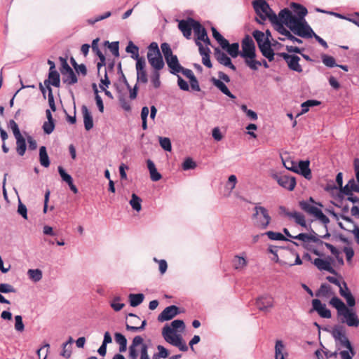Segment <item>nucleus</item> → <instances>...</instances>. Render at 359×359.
I'll use <instances>...</instances> for the list:
<instances>
[{
  "instance_id": "nucleus-43",
  "label": "nucleus",
  "mask_w": 359,
  "mask_h": 359,
  "mask_svg": "<svg viewBox=\"0 0 359 359\" xmlns=\"http://www.w3.org/2000/svg\"><path fill=\"white\" fill-rule=\"evenodd\" d=\"M334 294V293L332 291L331 286L327 284H323L320 286L318 293V296L325 298H329L331 296H333Z\"/></svg>"
},
{
  "instance_id": "nucleus-33",
  "label": "nucleus",
  "mask_w": 359,
  "mask_h": 359,
  "mask_svg": "<svg viewBox=\"0 0 359 359\" xmlns=\"http://www.w3.org/2000/svg\"><path fill=\"white\" fill-rule=\"evenodd\" d=\"M147 164L148 170L149 171L151 180L154 182H157V181L160 180L161 179L162 176L158 172L154 162L151 160L148 159L147 161Z\"/></svg>"
},
{
  "instance_id": "nucleus-16",
  "label": "nucleus",
  "mask_w": 359,
  "mask_h": 359,
  "mask_svg": "<svg viewBox=\"0 0 359 359\" xmlns=\"http://www.w3.org/2000/svg\"><path fill=\"white\" fill-rule=\"evenodd\" d=\"M198 22L195 21L192 18H189L186 20H182L179 22L178 27L182 32L184 36L187 39H189L191 35V30H194V27H195V25L198 24Z\"/></svg>"
},
{
  "instance_id": "nucleus-23",
  "label": "nucleus",
  "mask_w": 359,
  "mask_h": 359,
  "mask_svg": "<svg viewBox=\"0 0 359 359\" xmlns=\"http://www.w3.org/2000/svg\"><path fill=\"white\" fill-rule=\"evenodd\" d=\"M312 305L313 309L316 310L322 318H331L330 311L327 309L325 304H322L319 299H313Z\"/></svg>"
},
{
  "instance_id": "nucleus-20",
  "label": "nucleus",
  "mask_w": 359,
  "mask_h": 359,
  "mask_svg": "<svg viewBox=\"0 0 359 359\" xmlns=\"http://www.w3.org/2000/svg\"><path fill=\"white\" fill-rule=\"evenodd\" d=\"M179 313V309L175 305L166 307L158 316L159 322H164L171 320Z\"/></svg>"
},
{
  "instance_id": "nucleus-25",
  "label": "nucleus",
  "mask_w": 359,
  "mask_h": 359,
  "mask_svg": "<svg viewBox=\"0 0 359 359\" xmlns=\"http://www.w3.org/2000/svg\"><path fill=\"white\" fill-rule=\"evenodd\" d=\"M165 61L170 69V72L172 74H176L177 73L180 72L181 69H182V67L179 63L176 55L173 54L170 55L168 57L165 58Z\"/></svg>"
},
{
  "instance_id": "nucleus-19",
  "label": "nucleus",
  "mask_w": 359,
  "mask_h": 359,
  "mask_svg": "<svg viewBox=\"0 0 359 359\" xmlns=\"http://www.w3.org/2000/svg\"><path fill=\"white\" fill-rule=\"evenodd\" d=\"M286 26L283 23L278 24L276 26V30L280 34L284 37H278V39L280 41H284L285 39H287L293 42H297L298 43H302V41L295 36H294L291 32L287 29Z\"/></svg>"
},
{
  "instance_id": "nucleus-26",
  "label": "nucleus",
  "mask_w": 359,
  "mask_h": 359,
  "mask_svg": "<svg viewBox=\"0 0 359 359\" xmlns=\"http://www.w3.org/2000/svg\"><path fill=\"white\" fill-rule=\"evenodd\" d=\"M285 215L293 219L297 224L300 225L302 227H304L306 229H308V225L306 224L305 217L303 214L297 212V211H292V212H286Z\"/></svg>"
},
{
  "instance_id": "nucleus-18",
  "label": "nucleus",
  "mask_w": 359,
  "mask_h": 359,
  "mask_svg": "<svg viewBox=\"0 0 359 359\" xmlns=\"http://www.w3.org/2000/svg\"><path fill=\"white\" fill-rule=\"evenodd\" d=\"M194 33L196 36V43L199 44L201 42H203L206 45H210V41L208 36L206 30L204 27L201 26V25L198 22L194 27Z\"/></svg>"
},
{
  "instance_id": "nucleus-56",
  "label": "nucleus",
  "mask_w": 359,
  "mask_h": 359,
  "mask_svg": "<svg viewBox=\"0 0 359 359\" xmlns=\"http://www.w3.org/2000/svg\"><path fill=\"white\" fill-rule=\"evenodd\" d=\"M153 260L158 264L159 272L161 275H163L168 269L167 262L165 259H158L156 257H154Z\"/></svg>"
},
{
  "instance_id": "nucleus-57",
  "label": "nucleus",
  "mask_w": 359,
  "mask_h": 359,
  "mask_svg": "<svg viewBox=\"0 0 359 359\" xmlns=\"http://www.w3.org/2000/svg\"><path fill=\"white\" fill-rule=\"evenodd\" d=\"M241 110L245 113V114L247 115V116L252 121H256L257 118H258V116H257V114L251 110V109H248L247 106L245 104H242L241 106Z\"/></svg>"
},
{
  "instance_id": "nucleus-53",
  "label": "nucleus",
  "mask_w": 359,
  "mask_h": 359,
  "mask_svg": "<svg viewBox=\"0 0 359 359\" xmlns=\"http://www.w3.org/2000/svg\"><path fill=\"white\" fill-rule=\"evenodd\" d=\"M226 50L232 57H236L239 55V44L238 43L229 44Z\"/></svg>"
},
{
  "instance_id": "nucleus-52",
  "label": "nucleus",
  "mask_w": 359,
  "mask_h": 359,
  "mask_svg": "<svg viewBox=\"0 0 359 359\" xmlns=\"http://www.w3.org/2000/svg\"><path fill=\"white\" fill-rule=\"evenodd\" d=\"M121 298L119 296L114 297L110 303V306L115 311H121L125 306L121 303Z\"/></svg>"
},
{
  "instance_id": "nucleus-37",
  "label": "nucleus",
  "mask_w": 359,
  "mask_h": 359,
  "mask_svg": "<svg viewBox=\"0 0 359 359\" xmlns=\"http://www.w3.org/2000/svg\"><path fill=\"white\" fill-rule=\"evenodd\" d=\"M115 341L119 345V351L125 352L127 349V339L124 335L116 332L114 334Z\"/></svg>"
},
{
  "instance_id": "nucleus-51",
  "label": "nucleus",
  "mask_w": 359,
  "mask_h": 359,
  "mask_svg": "<svg viewBox=\"0 0 359 359\" xmlns=\"http://www.w3.org/2000/svg\"><path fill=\"white\" fill-rule=\"evenodd\" d=\"M270 240L272 241H289L282 233L271 231H266L265 233Z\"/></svg>"
},
{
  "instance_id": "nucleus-12",
  "label": "nucleus",
  "mask_w": 359,
  "mask_h": 359,
  "mask_svg": "<svg viewBox=\"0 0 359 359\" xmlns=\"http://www.w3.org/2000/svg\"><path fill=\"white\" fill-rule=\"evenodd\" d=\"M272 177L280 187L289 191H292L296 186V180L294 177L278 173L273 174Z\"/></svg>"
},
{
  "instance_id": "nucleus-28",
  "label": "nucleus",
  "mask_w": 359,
  "mask_h": 359,
  "mask_svg": "<svg viewBox=\"0 0 359 359\" xmlns=\"http://www.w3.org/2000/svg\"><path fill=\"white\" fill-rule=\"evenodd\" d=\"M81 111L83 114L85 128L86 130H90L93 127V121L91 113L85 105L82 106Z\"/></svg>"
},
{
  "instance_id": "nucleus-32",
  "label": "nucleus",
  "mask_w": 359,
  "mask_h": 359,
  "mask_svg": "<svg viewBox=\"0 0 359 359\" xmlns=\"http://www.w3.org/2000/svg\"><path fill=\"white\" fill-rule=\"evenodd\" d=\"M16 140V151L17 153L22 156L26 151L27 145H26V139L21 135L18 136H15Z\"/></svg>"
},
{
  "instance_id": "nucleus-34",
  "label": "nucleus",
  "mask_w": 359,
  "mask_h": 359,
  "mask_svg": "<svg viewBox=\"0 0 359 359\" xmlns=\"http://www.w3.org/2000/svg\"><path fill=\"white\" fill-rule=\"evenodd\" d=\"M252 35L257 42L259 48L270 43L269 38L261 31L255 30L253 32Z\"/></svg>"
},
{
  "instance_id": "nucleus-3",
  "label": "nucleus",
  "mask_w": 359,
  "mask_h": 359,
  "mask_svg": "<svg viewBox=\"0 0 359 359\" xmlns=\"http://www.w3.org/2000/svg\"><path fill=\"white\" fill-rule=\"evenodd\" d=\"M253 7L256 11V13L260 18V20H257L259 22L261 23L262 21L269 18L271 22L274 29H276V25L281 23L280 13L278 15L273 13L265 0L254 1Z\"/></svg>"
},
{
  "instance_id": "nucleus-9",
  "label": "nucleus",
  "mask_w": 359,
  "mask_h": 359,
  "mask_svg": "<svg viewBox=\"0 0 359 359\" xmlns=\"http://www.w3.org/2000/svg\"><path fill=\"white\" fill-rule=\"evenodd\" d=\"M327 212L336 220L339 226L347 231H351L357 226L353 220L344 215H339L334 212L333 210L327 209Z\"/></svg>"
},
{
  "instance_id": "nucleus-63",
  "label": "nucleus",
  "mask_w": 359,
  "mask_h": 359,
  "mask_svg": "<svg viewBox=\"0 0 359 359\" xmlns=\"http://www.w3.org/2000/svg\"><path fill=\"white\" fill-rule=\"evenodd\" d=\"M71 354L72 346H69L68 344H63L60 355L65 358H69L71 356Z\"/></svg>"
},
{
  "instance_id": "nucleus-40",
  "label": "nucleus",
  "mask_w": 359,
  "mask_h": 359,
  "mask_svg": "<svg viewBox=\"0 0 359 359\" xmlns=\"http://www.w3.org/2000/svg\"><path fill=\"white\" fill-rule=\"evenodd\" d=\"M165 326H168L172 331L181 334L184 330L185 325L182 320H175L170 324H166Z\"/></svg>"
},
{
  "instance_id": "nucleus-49",
  "label": "nucleus",
  "mask_w": 359,
  "mask_h": 359,
  "mask_svg": "<svg viewBox=\"0 0 359 359\" xmlns=\"http://www.w3.org/2000/svg\"><path fill=\"white\" fill-rule=\"evenodd\" d=\"M160 70L154 69L150 76V81L154 88H158L161 86Z\"/></svg>"
},
{
  "instance_id": "nucleus-30",
  "label": "nucleus",
  "mask_w": 359,
  "mask_h": 359,
  "mask_svg": "<svg viewBox=\"0 0 359 359\" xmlns=\"http://www.w3.org/2000/svg\"><path fill=\"white\" fill-rule=\"evenodd\" d=\"M339 341L341 346L347 348V350L341 351L339 352L341 359H342V355L344 353H348V355L351 356V359H352L355 355V352L348 338L345 336L344 337H342V339H341Z\"/></svg>"
},
{
  "instance_id": "nucleus-14",
  "label": "nucleus",
  "mask_w": 359,
  "mask_h": 359,
  "mask_svg": "<svg viewBox=\"0 0 359 359\" xmlns=\"http://www.w3.org/2000/svg\"><path fill=\"white\" fill-rule=\"evenodd\" d=\"M137 73V81L138 83H147L148 82L146 71V62L144 59H138L135 65Z\"/></svg>"
},
{
  "instance_id": "nucleus-38",
  "label": "nucleus",
  "mask_w": 359,
  "mask_h": 359,
  "mask_svg": "<svg viewBox=\"0 0 359 359\" xmlns=\"http://www.w3.org/2000/svg\"><path fill=\"white\" fill-rule=\"evenodd\" d=\"M142 199L135 194H133L131 199L129 201V204L132 207L133 210L139 212L142 210Z\"/></svg>"
},
{
  "instance_id": "nucleus-27",
  "label": "nucleus",
  "mask_w": 359,
  "mask_h": 359,
  "mask_svg": "<svg viewBox=\"0 0 359 359\" xmlns=\"http://www.w3.org/2000/svg\"><path fill=\"white\" fill-rule=\"evenodd\" d=\"M299 173L302 175L306 179L310 180L311 178V172L309 168V161H301L299 162L298 166H296Z\"/></svg>"
},
{
  "instance_id": "nucleus-48",
  "label": "nucleus",
  "mask_w": 359,
  "mask_h": 359,
  "mask_svg": "<svg viewBox=\"0 0 359 359\" xmlns=\"http://www.w3.org/2000/svg\"><path fill=\"white\" fill-rule=\"evenodd\" d=\"M48 83L55 87H59L60 80V75L56 70H52L49 72L48 74Z\"/></svg>"
},
{
  "instance_id": "nucleus-2",
  "label": "nucleus",
  "mask_w": 359,
  "mask_h": 359,
  "mask_svg": "<svg viewBox=\"0 0 359 359\" xmlns=\"http://www.w3.org/2000/svg\"><path fill=\"white\" fill-rule=\"evenodd\" d=\"M294 239L302 241L303 247L316 255L319 257L323 256L324 254L320 250V247L323 245V242L320 239V236L313 231L310 233H299L294 236Z\"/></svg>"
},
{
  "instance_id": "nucleus-24",
  "label": "nucleus",
  "mask_w": 359,
  "mask_h": 359,
  "mask_svg": "<svg viewBox=\"0 0 359 359\" xmlns=\"http://www.w3.org/2000/svg\"><path fill=\"white\" fill-rule=\"evenodd\" d=\"M215 56L220 64L231 68L232 70H236V67L232 64L230 57H229L226 53L221 51L219 48H215Z\"/></svg>"
},
{
  "instance_id": "nucleus-1",
  "label": "nucleus",
  "mask_w": 359,
  "mask_h": 359,
  "mask_svg": "<svg viewBox=\"0 0 359 359\" xmlns=\"http://www.w3.org/2000/svg\"><path fill=\"white\" fill-rule=\"evenodd\" d=\"M291 8L293 12L287 8L280 11L281 23L299 36H311L312 29L304 18L307 9L297 3H292Z\"/></svg>"
},
{
  "instance_id": "nucleus-7",
  "label": "nucleus",
  "mask_w": 359,
  "mask_h": 359,
  "mask_svg": "<svg viewBox=\"0 0 359 359\" xmlns=\"http://www.w3.org/2000/svg\"><path fill=\"white\" fill-rule=\"evenodd\" d=\"M147 60L154 69L161 70L164 67V62L158 43L152 42L148 47Z\"/></svg>"
},
{
  "instance_id": "nucleus-45",
  "label": "nucleus",
  "mask_w": 359,
  "mask_h": 359,
  "mask_svg": "<svg viewBox=\"0 0 359 359\" xmlns=\"http://www.w3.org/2000/svg\"><path fill=\"white\" fill-rule=\"evenodd\" d=\"M262 55L266 57L269 61H272L274 57V53L271 47V44H266L259 48Z\"/></svg>"
},
{
  "instance_id": "nucleus-39",
  "label": "nucleus",
  "mask_w": 359,
  "mask_h": 359,
  "mask_svg": "<svg viewBox=\"0 0 359 359\" xmlns=\"http://www.w3.org/2000/svg\"><path fill=\"white\" fill-rule=\"evenodd\" d=\"M128 298L130 306L133 307H136L142 303L144 299V296L142 293L130 294Z\"/></svg>"
},
{
  "instance_id": "nucleus-8",
  "label": "nucleus",
  "mask_w": 359,
  "mask_h": 359,
  "mask_svg": "<svg viewBox=\"0 0 359 359\" xmlns=\"http://www.w3.org/2000/svg\"><path fill=\"white\" fill-rule=\"evenodd\" d=\"M252 219L255 221V224L262 229H266L271 221L269 210L259 205L255 206Z\"/></svg>"
},
{
  "instance_id": "nucleus-29",
  "label": "nucleus",
  "mask_w": 359,
  "mask_h": 359,
  "mask_svg": "<svg viewBox=\"0 0 359 359\" xmlns=\"http://www.w3.org/2000/svg\"><path fill=\"white\" fill-rule=\"evenodd\" d=\"M211 81L212 84L219 90L223 94L226 95L229 97L231 99H235L236 97L230 92L224 82L220 81L219 79L212 78Z\"/></svg>"
},
{
  "instance_id": "nucleus-55",
  "label": "nucleus",
  "mask_w": 359,
  "mask_h": 359,
  "mask_svg": "<svg viewBox=\"0 0 359 359\" xmlns=\"http://www.w3.org/2000/svg\"><path fill=\"white\" fill-rule=\"evenodd\" d=\"M57 170L62 181L66 182L67 184H69L72 182H73V179L72 176L67 173L62 166H59L57 168Z\"/></svg>"
},
{
  "instance_id": "nucleus-10",
  "label": "nucleus",
  "mask_w": 359,
  "mask_h": 359,
  "mask_svg": "<svg viewBox=\"0 0 359 359\" xmlns=\"http://www.w3.org/2000/svg\"><path fill=\"white\" fill-rule=\"evenodd\" d=\"M339 316L341 318V322L349 327H357L359 325L358 316L353 309L346 307Z\"/></svg>"
},
{
  "instance_id": "nucleus-21",
  "label": "nucleus",
  "mask_w": 359,
  "mask_h": 359,
  "mask_svg": "<svg viewBox=\"0 0 359 359\" xmlns=\"http://www.w3.org/2000/svg\"><path fill=\"white\" fill-rule=\"evenodd\" d=\"M333 262V259L331 257H327L325 259L317 258L313 261V264L320 271H327L329 272H332L333 269L332 266V264Z\"/></svg>"
},
{
  "instance_id": "nucleus-4",
  "label": "nucleus",
  "mask_w": 359,
  "mask_h": 359,
  "mask_svg": "<svg viewBox=\"0 0 359 359\" xmlns=\"http://www.w3.org/2000/svg\"><path fill=\"white\" fill-rule=\"evenodd\" d=\"M299 206L303 210L313 216L323 224L326 225L330 222L329 218L323 213L320 209L323 206L322 204L315 202L313 198L311 197L308 201L299 202Z\"/></svg>"
},
{
  "instance_id": "nucleus-17",
  "label": "nucleus",
  "mask_w": 359,
  "mask_h": 359,
  "mask_svg": "<svg viewBox=\"0 0 359 359\" xmlns=\"http://www.w3.org/2000/svg\"><path fill=\"white\" fill-rule=\"evenodd\" d=\"M241 46L242 50L240 55L242 57L256 55L255 43L250 36H248L243 39Z\"/></svg>"
},
{
  "instance_id": "nucleus-36",
  "label": "nucleus",
  "mask_w": 359,
  "mask_h": 359,
  "mask_svg": "<svg viewBox=\"0 0 359 359\" xmlns=\"http://www.w3.org/2000/svg\"><path fill=\"white\" fill-rule=\"evenodd\" d=\"M330 304L337 309L338 316L347 307L345 304L337 297H332L330 301Z\"/></svg>"
},
{
  "instance_id": "nucleus-11",
  "label": "nucleus",
  "mask_w": 359,
  "mask_h": 359,
  "mask_svg": "<svg viewBox=\"0 0 359 359\" xmlns=\"http://www.w3.org/2000/svg\"><path fill=\"white\" fill-rule=\"evenodd\" d=\"M290 356L287 344L282 339H276L274 344L273 358L288 359Z\"/></svg>"
},
{
  "instance_id": "nucleus-22",
  "label": "nucleus",
  "mask_w": 359,
  "mask_h": 359,
  "mask_svg": "<svg viewBox=\"0 0 359 359\" xmlns=\"http://www.w3.org/2000/svg\"><path fill=\"white\" fill-rule=\"evenodd\" d=\"M233 267L238 271H243L248 266V260L245 252L240 255H236L232 260Z\"/></svg>"
},
{
  "instance_id": "nucleus-59",
  "label": "nucleus",
  "mask_w": 359,
  "mask_h": 359,
  "mask_svg": "<svg viewBox=\"0 0 359 359\" xmlns=\"http://www.w3.org/2000/svg\"><path fill=\"white\" fill-rule=\"evenodd\" d=\"M196 162L190 157L185 158L182 163V169L184 170H192L196 168Z\"/></svg>"
},
{
  "instance_id": "nucleus-50",
  "label": "nucleus",
  "mask_w": 359,
  "mask_h": 359,
  "mask_svg": "<svg viewBox=\"0 0 359 359\" xmlns=\"http://www.w3.org/2000/svg\"><path fill=\"white\" fill-rule=\"evenodd\" d=\"M27 274L34 282H39L42 278V271L40 269H29Z\"/></svg>"
},
{
  "instance_id": "nucleus-31",
  "label": "nucleus",
  "mask_w": 359,
  "mask_h": 359,
  "mask_svg": "<svg viewBox=\"0 0 359 359\" xmlns=\"http://www.w3.org/2000/svg\"><path fill=\"white\" fill-rule=\"evenodd\" d=\"M339 341L341 346L347 348V350L341 351L339 352L341 359H342V355L344 353H348V355L351 356V359H352L355 355V352L348 338L345 336L344 337H342V339H341Z\"/></svg>"
},
{
  "instance_id": "nucleus-60",
  "label": "nucleus",
  "mask_w": 359,
  "mask_h": 359,
  "mask_svg": "<svg viewBox=\"0 0 359 359\" xmlns=\"http://www.w3.org/2000/svg\"><path fill=\"white\" fill-rule=\"evenodd\" d=\"M159 144L161 147L165 151H170L172 149V145L170 140L168 137H159Z\"/></svg>"
},
{
  "instance_id": "nucleus-5",
  "label": "nucleus",
  "mask_w": 359,
  "mask_h": 359,
  "mask_svg": "<svg viewBox=\"0 0 359 359\" xmlns=\"http://www.w3.org/2000/svg\"><path fill=\"white\" fill-rule=\"evenodd\" d=\"M141 346L140 351L139 359H151L148 354V347L146 344H143V339L141 336H136L133 338L132 344L129 346V358L130 359H137L139 356V351L137 347ZM157 353L153 355L152 359H160Z\"/></svg>"
},
{
  "instance_id": "nucleus-54",
  "label": "nucleus",
  "mask_w": 359,
  "mask_h": 359,
  "mask_svg": "<svg viewBox=\"0 0 359 359\" xmlns=\"http://www.w3.org/2000/svg\"><path fill=\"white\" fill-rule=\"evenodd\" d=\"M237 184V177L235 175H231L226 184V189L229 190V194L235 189Z\"/></svg>"
},
{
  "instance_id": "nucleus-61",
  "label": "nucleus",
  "mask_w": 359,
  "mask_h": 359,
  "mask_svg": "<svg viewBox=\"0 0 359 359\" xmlns=\"http://www.w3.org/2000/svg\"><path fill=\"white\" fill-rule=\"evenodd\" d=\"M15 329L16 331L20 332L25 330V325L21 316L18 315L15 316Z\"/></svg>"
},
{
  "instance_id": "nucleus-44",
  "label": "nucleus",
  "mask_w": 359,
  "mask_h": 359,
  "mask_svg": "<svg viewBox=\"0 0 359 359\" xmlns=\"http://www.w3.org/2000/svg\"><path fill=\"white\" fill-rule=\"evenodd\" d=\"M255 56L256 55H253L243 57L245 59V64L252 70H257L258 67L262 65V63L259 61L255 59Z\"/></svg>"
},
{
  "instance_id": "nucleus-15",
  "label": "nucleus",
  "mask_w": 359,
  "mask_h": 359,
  "mask_svg": "<svg viewBox=\"0 0 359 359\" xmlns=\"http://www.w3.org/2000/svg\"><path fill=\"white\" fill-rule=\"evenodd\" d=\"M280 56L285 60L290 69L297 72H302V66L299 65V57L285 53H282Z\"/></svg>"
},
{
  "instance_id": "nucleus-46",
  "label": "nucleus",
  "mask_w": 359,
  "mask_h": 359,
  "mask_svg": "<svg viewBox=\"0 0 359 359\" xmlns=\"http://www.w3.org/2000/svg\"><path fill=\"white\" fill-rule=\"evenodd\" d=\"M341 191L346 195H351V192L353 191H359V185H358L353 180H351Z\"/></svg>"
},
{
  "instance_id": "nucleus-35",
  "label": "nucleus",
  "mask_w": 359,
  "mask_h": 359,
  "mask_svg": "<svg viewBox=\"0 0 359 359\" xmlns=\"http://www.w3.org/2000/svg\"><path fill=\"white\" fill-rule=\"evenodd\" d=\"M280 250V248H279L276 246H273V245H270L268 248V252L273 255V257L271 258V260L276 263H278L280 265H281L283 266H286L287 262L280 260L279 259L278 251Z\"/></svg>"
},
{
  "instance_id": "nucleus-47",
  "label": "nucleus",
  "mask_w": 359,
  "mask_h": 359,
  "mask_svg": "<svg viewBox=\"0 0 359 359\" xmlns=\"http://www.w3.org/2000/svg\"><path fill=\"white\" fill-rule=\"evenodd\" d=\"M64 83L68 85H72L77 82V77L73 70L62 74Z\"/></svg>"
},
{
  "instance_id": "nucleus-6",
  "label": "nucleus",
  "mask_w": 359,
  "mask_h": 359,
  "mask_svg": "<svg viewBox=\"0 0 359 359\" xmlns=\"http://www.w3.org/2000/svg\"><path fill=\"white\" fill-rule=\"evenodd\" d=\"M162 336L167 343L178 348L181 351H187L188 350V346L183 340L182 334L172 331L168 326L163 327Z\"/></svg>"
},
{
  "instance_id": "nucleus-42",
  "label": "nucleus",
  "mask_w": 359,
  "mask_h": 359,
  "mask_svg": "<svg viewBox=\"0 0 359 359\" xmlns=\"http://www.w3.org/2000/svg\"><path fill=\"white\" fill-rule=\"evenodd\" d=\"M39 161L42 166L48 168L50 165L49 157L48 156L46 148L42 146L39 149Z\"/></svg>"
},
{
  "instance_id": "nucleus-58",
  "label": "nucleus",
  "mask_w": 359,
  "mask_h": 359,
  "mask_svg": "<svg viewBox=\"0 0 359 359\" xmlns=\"http://www.w3.org/2000/svg\"><path fill=\"white\" fill-rule=\"evenodd\" d=\"M93 88L95 94L96 104L99 109V111L102 113L104 111V104L101 97L98 95V90L96 84H93Z\"/></svg>"
},
{
  "instance_id": "nucleus-41",
  "label": "nucleus",
  "mask_w": 359,
  "mask_h": 359,
  "mask_svg": "<svg viewBox=\"0 0 359 359\" xmlns=\"http://www.w3.org/2000/svg\"><path fill=\"white\" fill-rule=\"evenodd\" d=\"M126 51L128 53L132 54V57L137 61L138 59H144L143 57H140L139 55V48L135 45L132 41H129L128 46H126Z\"/></svg>"
},
{
  "instance_id": "nucleus-64",
  "label": "nucleus",
  "mask_w": 359,
  "mask_h": 359,
  "mask_svg": "<svg viewBox=\"0 0 359 359\" xmlns=\"http://www.w3.org/2000/svg\"><path fill=\"white\" fill-rule=\"evenodd\" d=\"M55 128L54 121H46L43 125V130L45 133L50 134Z\"/></svg>"
},
{
  "instance_id": "nucleus-62",
  "label": "nucleus",
  "mask_w": 359,
  "mask_h": 359,
  "mask_svg": "<svg viewBox=\"0 0 359 359\" xmlns=\"http://www.w3.org/2000/svg\"><path fill=\"white\" fill-rule=\"evenodd\" d=\"M323 62L325 65L329 67H333L337 65L335 63L334 58L332 56L328 55H324L323 57Z\"/></svg>"
},
{
  "instance_id": "nucleus-13",
  "label": "nucleus",
  "mask_w": 359,
  "mask_h": 359,
  "mask_svg": "<svg viewBox=\"0 0 359 359\" xmlns=\"http://www.w3.org/2000/svg\"><path fill=\"white\" fill-rule=\"evenodd\" d=\"M256 306L259 310L267 312L274 306V299L269 294H264L256 299Z\"/></svg>"
}]
</instances>
